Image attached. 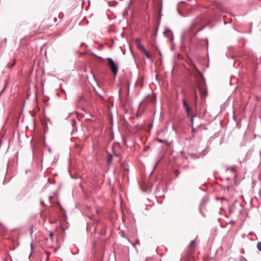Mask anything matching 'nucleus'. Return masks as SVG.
Here are the masks:
<instances>
[{
  "mask_svg": "<svg viewBox=\"0 0 261 261\" xmlns=\"http://www.w3.org/2000/svg\"><path fill=\"white\" fill-rule=\"evenodd\" d=\"M257 248L259 251H261V242H259L257 243Z\"/></svg>",
  "mask_w": 261,
  "mask_h": 261,
  "instance_id": "obj_6",
  "label": "nucleus"
},
{
  "mask_svg": "<svg viewBox=\"0 0 261 261\" xmlns=\"http://www.w3.org/2000/svg\"><path fill=\"white\" fill-rule=\"evenodd\" d=\"M195 98H197V95L195 94Z\"/></svg>",
  "mask_w": 261,
  "mask_h": 261,
  "instance_id": "obj_13",
  "label": "nucleus"
},
{
  "mask_svg": "<svg viewBox=\"0 0 261 261\" xmlns=\"http://www.w3.org/2000/svg\"><path fill=\"white\" fill-rule=\"evenodd\" d=\"M176 176L177 177L179 174V172L177 171H176Z\"/></svg>",
  "mask_w": 261,
  "mask_h": 261,
  "instance_id": "obj_9",
  "label": "nucleus"
},
{
  "mask_svg": "<svg viewBox=\"0 0 261 261\" xmlns=\"http://www.w3.org/2000/svg\"><path fill=\"white\" fill-rule=\"evenodd\" d=\"M135 43H136V45H138V44H141V40H140V39H139V38H136V39H135Z\"/></svg>",
  "mask_w": 261,
  "mask_h": 261,
  "instance_id": "obj_5",
  "label": "nucleus"
},
{
  "mask_svg": "<svg viewBox=\"0 0 261 261\" xmlns=\"http://www.w3.org/2000/svg\"><path fill=\"white\" fill-rule=\"evenodd\" d=\"M136 243H137V244H139V241H137V242H136Z\"/></svg>",
  "mask_w": 261,
  "mask_h": 261,
  "instance_id": "obj_14",
  "label": "nucleus"
},
{
  "mask_svg": "<svg viewBox=\"0 0 261 261\" xmlns=\"http://www.w3.org/2000/svg\"><path fill=\"white\" fill-rule=\"evenodd\" d=\"M187 113L188 116L190 117L191 123L192 125H193V116L190 114V109L189 107L186 108Z\"/></svg>",
  "mask_w": 261,
  "mask_h": 261,
  "instance_id": "obj_2",
  "label": "nucleus"
},
{
  "mask_svg": "<svg viewBox=\"0 0 261 261\" xmlns=\"http://www.w3.org/2000/svg\"><path fill=\"white\" fill-rule=\"evenodd\" d=\"M137 48L141 51L145 50V47L141 43L137 45Z\"/></svg>",
  "mask_w": 261,
  "mask_h": 261,
  "instance_id": "obj_3",
  "label": "nucleus"
},
{
  "mask_svg": "<svg viewBox=\"0 0 261 261\" xmlns=\"http://www.w3.org/2000/svg\"><path fill=\"white\" fill-rule=\"evenodd\" d=\"M183 105H184V106L185 107V108L189 107L188 105V103L186 102V101L185 100H183Z\"/></svg>",
  "mask_w": 261,
  "mask_h": 261,
  "instance_id": "obj_7",
  "label": "nucleus"
},
{
  "mask_svg": "<svg viewBox=\"0 0 261 261\" xmlns=\"http://www.w3.org/2000/svg\"><path fill=\"white\" fill-rule=\"evenodd\" d=\"M202 204H203V203L202 202L201 203V206H200V210H201Z\"/></svg>",
  "mask_w": 261,
  "mask_h": 261,
  "instance_id": "obj_11",
  "label": "nucleus"
},
{
  "mask_svg": "<svg viewBox=\"0 0 261 261\" xmlns=\"http://www.w3.org/2000/svg\"><path fill=\"white\" fill-rule=\"evenodd\" d=\"M108 65L110 68L112 72L116 75L118 72V68L117 65L114 62L111 58L108 59Z\"/></svg>",
  "mask_w": 261,
  "mask_h": 261,
  "instance_id": "obj_1",
  "label": "nucleus"
},
{
  "mask_svg": "<svg viewBox=\"0 0 261 261\" xmlns=\"http://www.w3.org/2000/svg\"><path fill=\"white\" fill-rule=\"evenodd\" d=\"M158 140H159V142H163V141H162V140H161V139H158Z\"/></svg>",
  "mask_w": 261,
  "mask_h": 261,
  "instance_id": "obj_12",
  "label": "nucleus"
},
{
  "mask_svg": "<svg viewBox=\"0 0 261 261\" xmlns=\"http://www.w3.org/2000/svg\"><path fill=\"white\" fill-rule=\"evenodd\" d=\"M194 240L192 241L190 244V246H192L194 244Z\"/></svg>",
  "mask_w": 261,
  "mask_h": 261,
  "instance_id": "obj_8",
  "label": "nucleus"
},
{
  "mask_svg": "<svg viewBox=\"0 0 261 261\" xmlns=\"http://www.w3.org/2000/svg\"><path fill=\"white\" fill-rule=\"evenodd\" d=\"M14 64V63L13 64H12V65H11L10 66V67H12V66H13Z\"/></svg>",
  "mask_w": 261,
  "mask_h": 261,
  "instance_id": "obj_10",
  "label": "nucleus"
},
{
  "mask_svg": "<svg viewBox=\"0 0 261 261\" xmlns=\"http://www.w3.org/2000/svg\"><path fill=\"white\" fill-rule=\"evenodd\" d=\"M143 53L145 55V56H146V57L148 58V59H150L151 58V55L149 54V53L146 50V49H145V50H143Z\"/></svg>",
  "mask_w": 261,
  "mask_h": 261,
  "instance_id": "obj_4",
  "label": "nucleus"
}]
</instances>
